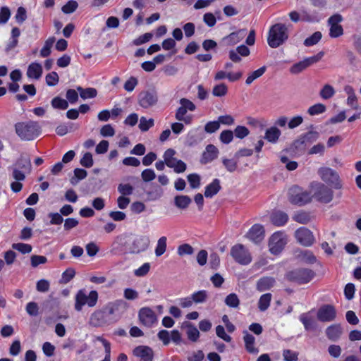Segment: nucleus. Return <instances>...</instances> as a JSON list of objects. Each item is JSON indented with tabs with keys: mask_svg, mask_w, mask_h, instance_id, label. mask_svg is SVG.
Segmentation results:
<instances>
[{
	"mask_svg": "<svg viewBox=\"0 0 361 361\" xmlns=\"http://www.w3.org/2000/svg\"><path fill=\"white\" fill-rule=\"evenodd\" d=\"M231 255L233 259L242 265L249 264L252 262V255L242 244H236L231 249Z\"/></svg>",
	"mask_w": 361,
	"mask_h": 361,
	"instance_id": "0eeeda50",
	"label": "nucleus"
},
{
	"mask_svg": "<svg viewBox=\"0 0 361 361\" xmlns=\"http://www.w3.org/2000/svg\"><path fill=\"white\" fill-rule=\"evenodd\" d=\"M343 334V329L339 324H333L326 329V335L331 341H338Z\"/></svg>",
	"mask_w": 361,
	"mask_h": 361,
	"instance_id": "b1692460",
	"label": "nucleus"
},
{
	"mask_svg": "<svg viewBox=\"0 0 361 361\" xmlns=\"http://www.w3.org/2000/svg\"><path fill=\"white\" fill-rule=\"evenodd\" d=\"M271 297L272 296L271 293H265L261 295L258 301V308L260 311L264 312L269 308L271 300Z\"/></svg>",
	"mask_w": 361,
	"mask_h": 361,
	"instance_id": "72a5a7b5",
	"label": "nucleus"
},
{
	"mask_svg": "<svg viewBox=\"0 0 361 361\" xmlns=\"http://www.w3.org/2000/svg\"><path fill=\"white\" fill-rule=\"evenodd\" d=\"M271 222L276 226H282L285 225L288 220V215L281 211L273 212L270 216Z\"/></svg>",
	"mask_w": 361,
	"mask_h": 361,
	"instance_id": "a878e982",
	"label": "nucleus"
},
{
	"mask_svg": "<svg viewBox=\"0 0 361 361\" xmlns=\"http://www.w3.org/2000/svg\"><path fill=\"white\" fill-rule=\"evenodd\" d=\"M264 236V227L260 224L253 225L246 234V237L255 243L262 240Z\"/></svg>",
	"mask_w": 361,
	"mask_h": 361,
	"instance_id": "a211bd4d",
	"label": "nucleus"
},
{
	"mask_svg": "<svg viewBox=\"0 0 361 361\" xmlns=\"http://www.w3.org/2000/svg\"><path fill=\"white\" fill-rule=\"evenodd\" d=\"M187 110L183 106H180L176 111L175 117L176 119L179 121H183L186 124L190 123L192 121V116H186Z\"/></svg>",
	"mask_w": 361,
	"mask_h": 361,
	"instance_id": "7c9ffc66",
	"label": "nucleus"
},
{
	"mask_svg": "<svg viewBox=\"0 0 361 361\" xmlns=\"http://www.w3.org/2000/svg\"><path fill=\"white\" fill-rule=\"evenodd\" d=\"M243 334L245 347L247 351L251 354H257L259 353V350L255 347V337L247 331H245Z\"/></svg>",
	"mask_w": 361,
	"mask_h": 361,
	"instance_id": "5701e85b",
	"label": "nucleus"
},
{
	"mask_svg": "<svg viewBox=\"0 0 361 361\" xmlns=\"http://www.w3.org/2000/svg\"><path fill=\"white\" fill-rule=\"evenodd\" d=\"M250 134L249 129L243 126H238L233 131V135L239 139H243Z\"/></svg>",
	"mask_w": 361,
	"mask_h": 361,
	"instance_id": "864d4df0",
	"label": "nucleus"
},
{
	"mask_svg": "<svg viewBox=\"0 0 361 361\" xmlns=\"http://www.w3.org/2000/svg\"><path fill=\"white\" fill-rule=\"evenodd\" d=\"M293 219L300 224H305L311 221V216L308 212H299L293 216Z\"/></svg>",
	"mask_w": 361,
	"mask_h": 361,
	"instance_id": "4c0bfd02",
	"label": "nucleus"
},
{
	"mask_svg": "<svg viewBox=\"0 0 361 361\" xmlns=\"http://www.w3.org/2000/svg\"><path fill=\"white\" fill-rule=\"evenodd\" d=\"M242 75L243 74L240 71L233 73L225 71H219L214 75V80L217 81L227 78L230 82H235L238 80Z\"/></svg>",
	"mask_w": 361,
	"mask_h": 361,
	"instance_id": "4be33fe9",
	"label": "nucleus"
},
{
	"mask_svg": "<svg viewBox=\"0 0 361 361\" xmlns=\"http://www.w3.org/2000/svg\"><path fill=\"white\" fill-rule=\"evenodd\" d=\"M158 94L156 90H145L138 94L139 105L143 109H149L155 106L158 102Z\"/></svg>",
	"mask_w": 361,
	"mask_h": 361,
	"instance_id": "9b49d317",
	"label": "nucleus"
},
{
	"mask_svg": "<svg viewBox=\"0 0 361 361\" xmlns=\"http://www.w3.org/2000/svg\"><path fill=\"white\" fill-rule=\"evenodd\" d=\"M150 269V264L148 262L144 263L140 267L134 271V274L136 276L141 277L145 276Z\"/></svg>",
	"mask_w": 361,
	"mask_h": 361,
	"instance_id": "338daca9",
	"label": "nucleus"
},
{
	"mask_svg": "<svg viewBox=\"0 0 361 361\" xmlns=\"http://www.w3.org/2000/svg\"><path fill=\"white\" fill-rule=\"evenodd\" d=\"M297 241L303 246H310L314 241L312 233L307 228L301 227L295 232Z\"/></svg>",
	"mask_w": 361,
	"mask_h": 361,
	"instance_id": "4468645a",
	"label": "nucleus"
},
{
	"mask_svg": "<svg viewBox=\"0 0 361 361\" xmlns=\"http://www.w3.org/2000/svg\"><path fill=\"white\" fill-rule=\"evenodd\" d=\"M190 297L193 300V303L201 304L207 301L208 298V293L205 290H198L193 293Z\"/></svg>",
	"mask_w": 361,
	"mask_h": 361,
	"instance_id": "473e14b6",
	"label": "nucleus"
},
{
	"mask_svg": "<svg viewBox=\"0 0 361 361\" xmlns=\"http://www.w3.org/2000/svg\"><path fill=\"white\" fill-rule=\"evenodd\" d=\"M300 257L301 260L308 264H313L316 262L315 256L312 252L308 250L302 252Z\"/></svg>",
	"mask_w": 361,
	"mask_h": 361,
	"instance_id": "680f3d73",
	"label": "nucleus"
},
{
	"mask_svg": "<svg viewBox=\"0 0 361 361\" xmlns=\"http://www.w3.org/2000/svg\"><path fill=\"white\" fill-rule=\"evenodd\" d=\"M78 4L77 1L71 0L68 1L61 8L62 11L66 14L73 13L78 8Z\"/></svg>",
	"mask_w": 361,
	"mask_h": 361,
	"instance_id": "13d9d810",
	"label": "nucleus"
},
{
	"mask_svg": "<svg viewBox=\"0 0 361 361\" xmlns=\"http://www.w3.org/2000/svg\"><path fill=\"white\" fill-rule=\"evenodd\" d=\"M138 318L140 322L147 327L152 326L157 322L155 312L147 307H142L139 310Z\"/></svg>",
	"mask_w": 361,
	"mask_h": 361,
	"instance_id": "f8f14e48",
	"label": "nucleus"
},
{
	"mask_svg": "<svg viewBox=\"0 0 361 361\" xmlns=\"http://www.w3.org/2000/svg\"><path fill=\"white\" fill-rule=\"evenodd\" d=\"M117 189L121 195L123 196L132 195L134 190L133 187L129 183H120Z\"/></svg>",
	"mask_w": 361,
	"mask_h": 361,
	"instance_id": "49530a36",
	"label": "nucleus"
},
{
	"mask_svg": "<svg viewBox=\"0 0 361 361\" xmlns=\"http://www.w3.org/2000/svg\"><path fill=\"white\" fill-rule=\"evenodd\" d=\"M275 284V279L272 277H263L258 280L257 283V289L260 292H264L271 288Z\"/></svg>",
	"mask_w": 361,
	"mask_h": 361,
	"instance_id": "bb28decb",
	"label": "nucleus"
},
{
	"mask_svg": "<svg viewBox=\"0 0 361 361\" xmlns=\"http://www.w3.org/2000/svg\"><path fill=\"white\" fill-rule=\"evenodd\" d=\"M336 310L331 305H326L321 307L317 312V318L321 322L333 321L336 317Z\"/></svg>",
	"mask_w": 361,
	"mask_h": 361,
	"instance_id": "dca6fc26",
	"label": "nucleus"
},
{
	"mask_svg": "<svg viewBox=\"0 0 361 361\" xmlns=\"http://www.w3.org/2000/svg\"><path fill=\"white\" fill-rule=\"evenodd\" d=\"M97 300L98 293L96 290H91L87 294L85 289H81L75 294L74 308L76 311L80 312L85 305L90 307H94Z\"/></svg>",
	"mask_w": 361,
	"mask_h": 361,
	"instance_id": "7ed1b4c3",
	"label": "nucleus"
},
{
	"mask_svg": "<svg viewBox=\"0 0 361 361\" xmlns=\"http://www.w3.org/2000/svg\"><path fill=\"white\" fill-rule=\"evenodd\" d=\"M283 356L285 361H296L298 353L290 350H284Z\"/></svg>",
	"mask_w": 361,
	"mask_h": 361,
	"instance_id": "774afa93",
	"label": "nucleus"
},
{
	"mask_svg": "<svg viewBox=\"0 0 361 361\" xmlns=\"http://www.w3.org/2000/svg\"><path fill=\"white\" fill-rule=\"evenodd\" d=\"M287 235L282 231L275 232L269 238V251L274 255L280 253L287 243Z\"/></svg>",
	"mask_w": 361,
	"mask_h": 361,
	"instance_id": "1a4fd4ad",
	"label": "nucleus"
},
{
	"mask_svg": "<svg viewBox=\"0 0 361 361\" xmlns=\"http://www.w3.org/2000/svg\"><path fill=\"white\" fill-rule=\"evenodd\" d=\"M220 128V124L218 121H209L204 126V131L207 133H213L218 130Z\"/></svg>",
	"mask_w": 361,
	"mask_h": 361,
	"instance_id": "69168bd1",
	"label": "nucleus"
},
{
	"mask_svg": "<svg viewBox=\"0 0 361 361\" xmlns=\"http://www.w3.org/2000/svg\"><path fill=\"white\" fill-rule=\"evenodd\" d=\"M218 155V149L213 145H208L202 156L203 158H216Z\"/></svg>",
	"mask_w": 361,
	"mask_h": 361,
	"instance_id": "09e8293b",
	"label": "nucleus"
},
{
	"mask_svg": "<svg viewBox=\"0 0 361 361\" xmlns=\"http://www.w3.org/2000/svg\"><path fill=\"white\" fill-rule=\"evenodd\" d=\"M240 160L243 161H238L237 159H224L223 164L230 172L235 170H243L247 164L245 163V159Z\"/></svg>",
	"mask_w": 361,
	"mask_h": 361,
	"instance_id": "393cba45",
	"label": "nucleus"
},
{
	"mask_svg": "<svg viewBox=\"0 0 361 361\" xmlns=\"http://www.w3.org/2000/svg\"><path fill=\"white\" fill-rule=\"evenodd\" d=\"M246 29H240L222 39L223 43L228 47L233 46L240 42L246 35Z\"/></svg>",
	"mask_w": 361,
	"mask_h": 361,
	"instance_id": "f3484780",
	"label": "nucleus"
},
{
	"mask_svg": "<svg viewBox=\"0 0 361 361\" xmlns=\"http://www.w3.org/2000/svg\"><path fill=\"white\" fill-rule=\"evenodd\" d=\"M46 82L49 86H55L59 80V75L56 72H51L46 75Z\"/></svg>",
	"mask_w": 361,
	"mask_h": 361,
	"instance_id": "0e129e2a",
	"label": "nucleus"
},
{
	"mask_svg": "<svg viewBox=\"0 0 361 361\" xmlns=\"http://www.w3.org/2000/svg\"><path fill=\"white\" fill-rule=\"evenodd\" d=\"M56 39L54 37H49L44 42V44L40 50V56L42 57H47L51 54V49L54 44Z\"/></svg>",
	"mask_w": 361,
	"mask_h": 361,
	"instance_id": "f704fd0d",
	"label": "nucleus"
},
{
	"mask_svg": "<svg viewBox=\"0 0 361 361\" xmlns=\"http://www.w3.org/2000/svg\"><path fill=\"white\" fill-rule=\"evenodd\" d=\"M225 303L230 307L236 308L240 304V300L235 293H231L225 298Z\"/></svg>",
	"mask_w": 361,
	"mask_h": 361,
	"instance_id": "a18cd8bd",
	"label": "nucleus"
},
{
	"mask_svg": "<svg viewBox=\"0 0 361 361\" xmlns=\"http://www.w3.org/2000/svg\"><path fill=\"white\" fill-rule=\"evenodd\" d=\"M154 125L153 118L147 119L146 117L142 116L140 119L139 128L142 132L147 131L150 128Z\"/></svg>",
	"mask_w": 361,
	"mask_h": 361,
	"instance_id": "ea45409f",
	"label": "nucleus"
},
{
	"mask_svg": "<svg viewBox=\"0 0 361 361\" xmlns=\"http://www.w3.org/2000/svg\"><path fill=\"white\" fill-rule=\"evenodd\" d=\"M12 247L14 250H18L23 254L30 253L32 251V246L29 244L25 243H13L12 245Z\"/></svg>",
	"mask_w": 361,
	"mask_h": 361,
	"instance_id": "bf43d9fd",
	"label": "nucleus"
},
{
	"mask_svg": "<svg viewBox=\"0 0 361 361\" xmlns=\"http://www.w3.org/2000/svg\"><path fill=\"white\" fill-rule=\"evenodd\" d=\"M266 71V67L262 66L259 69L252 72L246 79L245 83L247 85H250L255 80L261 77Z\"/></svg>",
	"mask_w": 361,
	"mask_h": 361,
	"instance_id": "79ce46f5",
	"label": "nucleus"
},
{
	"mask_svg": "<svg viewBox=\"0 0 361 361\" xmlns=\"http://www.w3.org/2000/svg\"><path fill=\"white\" fill-rule=\"evenodd\" d=\"M51 105L54 108L59 109H66L68 107V102L59 97H56L52 99Z\"/></svg>",
	"mask_w": 361,
	"mask_h": 361,
	"instance_id": "8fccbe9b",
	"label": "nucleus"
},
{
	"mask_svg": "<svg viewBox=\"0 0 361 361\" xmlns=\"http://www.w3.org/2000/svg\"><path fill=\"white\" fill-rule=\"evenodd\" d=\"M20 31L19 28L13 27L11 30V39L7 45V47H6L7 51L14 49L18 45V38L20 36Z\"/></svg>",
	"mask_w": 361,
	"mask_h": 361,
	"instance_id": "c9c22d12",
	"label": "nucleus"
},
{
	"mask_svg": "<svg viewBox=\"0 0 361 361\" xmlns=\"http://www.w3.org/2000/svg\"><path fill=\"white\" fill-rule=\"evenodd\" d=\"M220 189V181L219 179L216 178L205 188L204 196L207 198H211L216 195Z\"/></svg>",
	"mask_w": 361,
	"mask_h": 361,
	"instance_id": "cd10ccee",
	"label": "nucleus"
},
{
	"mask_svg": "<svg viewBox=\"0 0 361 361\" xmlns=\"http://www.w3.org/2000/svg\"><path fill=\"white\" fill-rule=\"evenodd\" d=\"M17 135L24 140H32L37 137L40 133V127L37 122L27 121L18 123L15 126Z\"/></svg>",
	"mask_w": 361,
	"mask_h": 361,
	"instance_id": "f03ea898",
	"label": "nucleus"
},
{
	"mask_svg": "<svg viewBox=\"0 0 361 361\" xmlns=\"http://www.w3.org/2000/svg\"><path fill=\"white\" fill-rule=\"evenodd\" d=\"M307 146V145L306 142L303 139H302L301 136H300L292 143L290 150L296 154L304 152L306 149Z\"/></svg>",
	"mask_w": 361,
	"mask_h": 361,
	"instance_id": "c756f323",
	"label": "nucleus"
},
{
	"mask_svg": "<svg viewBox=\"0 0 361 361\" xmlns=\"http://www.w3.org/2000/svg\"><path fill=\"white\" fill-rule=\"evenodd\" d=\"M186 334L188 339L193 342L197 341L200 337V332L198 329L191 324L188 326Z\"/></svg>",
	"mask_w": 361,
	"mask_h": 361,
	"instance_id": "de8ad7c7",
	"label": "nucleus"
},
{
	"mask_svg": "<svg viewBox=\"0 0 361 361\" xmlns=\"http://www.w3.org/2000/svg\"><path fill=\"white\" fill-rule=\"evenodd\" d=\"M322 35L320 32H315L310 37H307L304 41V44L306 47L313 46L319 42L322 39Z\"/></svg>",
	"mask_w": 361,
	"mask_h": 361,
	"instance_id": "c03bdc74",
	"label": "nucleus"
},
{
	"mask_svg": "<svg viewBox=\"0 0 361 361\" xmlns=\"http://www.w3.org/2000/svg\"><path fill=\"white\" fill-rule=\"evenodd\" d=\"M334 94L335 90L330 85H325L320 91V96L324 99H328L332 97Z\"/></svg>",
	"mask_w": 361,
	"mask_h": 361,
	"instance_id": "5fc2aeb1",
	"label": "nucleus"
},
{
	"mask_svg": "<svg viewBox=\"0 0 361 361\" xmlns=\"http://www.w3.org/2000/svg\"><path fill=\"white\" fill-rule=\"evenodd\" d=\"M300 320L303 324L306 330H310L314 328V320L307 314H302L300 316Z\"/></svg>",
	"mask_w": 361,
	"mask_h": 361,
	"instance_id": "603ef678",
	"label": "nucleus"
},
{
	"mask_svg": "<svg viewBox=\"0 0 361 361\" xmlns=\"http://www.w3.org/2000/svg\"><path fill=\"white\" fill-rule=\"evenodd\" d=\"M194 250L189 244H183L178 246L177 252L180 256L190 255L193 253Z\"/></svg>",
	"mask_w": 361,
	"mask_h": 361,
	"instance_id": "052dcab7",
	"label": "nucleus"
},
{
	"mask_svg": "<svg viewBox=\"0 0 361 361\" xmlns=\"http://www.w3.org/2000/svg\"><path fill=\"white\" fill-rule=\"evenodd\" d=\"M320 178L335 189L342 188V183L338 173L329 167H322L318 170Z\"/></svg>",
	"mask_w": 361,
	"mask_h": 361,
	"instance_id": "39448f33",
	"label": "nucleus"
},
{
	"mask_svg": "<svg viewBox=\"0 0 361 361\" xmlns=\"http://www.w3.org/2000/svg\"><path fill=\"white\" fill-rule=\"evenodd\" d=\"M166 165L174 169L177 173L183 172L186 169V164L180 159H165Z\"/></svg>",
	"mask_w": 361,
	"mask_h": 361,
	"instance_id": "c85d7f7f",
	"label": "nucleus"
},
{
	"mask_svg": "<svg viewBox=\"0 0 361 361\" xmlns=\"http://www.w3.org/2000/svg\"><path fill=\"white\" fill-rule=\"evenodd\" d=\"M300 136L308 145L317 140L319 133L316 131H309Z\"/></svg>",
	"mask_w": 361,
	"mask_h": 361,
	"instance_id": "4d7b16f0",
	"label": "nucleus"
},
{
	"mask_svg": "<svg viewBox=\"0 0 361 361\" xmlns=\"http://www.w3.org/2000/svg\"><path fill=\"white\" fill-rule=\"evenodd\" d=\"M343 20L341 15L336 13L331 16L328 20V25L330 27L329 35L331 37L336 38L343 34V29L340 25Z\"/></svg>",
	"mask_w": 361,
	"mask_h": 361,
	"instance_id": "ddd939ff",
	"label": "nucleus"
},
{
	"mask_svg": "<svg viewBox=\"0 0 361 361\" xmlns=\"http://www.w3.org/2000/svg\"><path fill=\"white\" fill-rule=\"evenodd\" d=\"M288 199L292 204L303 205L310 201L311 197L309 192L298 186H293L289 189Z\"/></svg>",
	"mask_w": 361,
	"mask_h": 361,
	"instance_id": "9d476101",
	"label": "nucleus"
},
{
	"mask_svg": "<svg viewBox=\"0 0 361 361\" xmlns=\"http://www.w3.org/2000/svg\"><path fill=\"white\" fill-rule=\"evenodd\" d=\"M77 91L79 92L80 96L83 99L94 98L97 94V90L92 87L83 89L79 86L77 87Z\"/></svg>",
	"mask_w": 361,
	"mask_h": 361,
	"instance_id": "2f4dec72",
	"label": "nucleus"
},
{
	"mask_svg": "<svg viewBox=\"0 0 361 361\" xmlns=\"http://www.w3.org/2000/svg\"><path fill=\"white\" fill-rule=\"evenodd\" d=\"M325 105L318 103L314 105L311 106L308 110L307 113L311 116L318 115L324 113L326 111Z\"/></svg>",
	"mask_w": 361,
	"mask_h": 361,
	"instance_id": "3c124183",
	"label": "nucleus"
},
{
	"mask_svg": "<svg viewBox=\"0 0 361 361\" xmlns=\"http://www.w3.org/2000/svg\"><path fill=\"white\" fill-rule=\"evenodd\" d=\"M135 356L140 357V361H152L153 350L147 346L140 345L133 350Z\"/></svg>",
	"mask_w": 361,
	"mask_h": 361,
	"instance_id": "6ab92c4d",
	"label": "nucleus"
},
{
	"mask_svg": "<svg viewBox=\"0 0 361 361\" xmlns=\"http://www.w3.org/2000/svg\"><path fill=\"white\" fill-rule=\"evenodd\" d=\"M27 78L34 80H39L42 75V66L39 63H31L27 70Z\"/></svg>",
	"mask_w": 361,
	"mask_h": 361,
	"instance_id": "412c9836",
	"label": "nucleus"
},
{
	"mask_svg": "<svg viewBox=\"0 0 361 361\" xmlns=\"http://www.w3.org/2000/svg\"><path fill=\"white\" fill-rule=\"evenodd\" d=\"M19 165H13L11 167V176L14 180L23 181L25 179V173L19 169Z\"/></svg>",
	"mask_w": 361,
	"mask_h": 361,
	"instance_id": "a19ab883",
	"label": "nucleus"
},
{
	"mask_svg": "<svg viewBox=\"0 0 361 361\" xmlns=\"http://www.w3.org/2000/svg\"><path fill=\"white\" fill-rule=\"evenodd\" d=\"M314 272L308 269H297L287 273V279L293 282L302 284L310 282L314 277Z\"/></svg>",
	"mask_w": 361,
	"mask_h": 361,
	"instance_id": "6e6552de",
	"label": "nucleus"
},
{
	"mask_svg": "<svg viewBox=\"0 0 361 361\" xmlns=\"http://www.w3.org/2000/svg\"><path fill=\"white\" fill-rule=\"evenodd\" d=\"M228 92V87L224 83L215 85L212 89V94L215 97H224Z\"/></svg>",
	"mask_w": 361,
	"mask_h": 361,
	"instance_id": "37998d69",
	"label": "nucleus"
},
{
	"mask_svg": "<svg viewBox=\"0 0 361 361\" xmlns=\"http://www.w3.org/2000/svg\"><path fill=\"white\" fill-rule=\"evenodd\" d=\"M149 242L146 236L135 235L127 243L126 249L131 254H139L148 248Z\"/></svg>",
	"mask_w": 361,
	"mask_h": 361,
	"instance_id": "423d86ee",
	"label": "nucleus"
},
{
	"mask_svg": "<svg viewBox=\"0 0 361 361\" xmlns=\"http://www.w3.org/2000/svg\"><path fill=\"white\" fill-rule=\"evenodd\" d=\"M288 27L283 23H276L269 28L267 43L270 47L277 48L288 39Z\"/></svg>",
	"mask_w": 361,
	"mask_h": 361,
	"instance_id": "f257e3e1",
	"label": "nucleus"
},
{
	"mask_svg": "<svg viewBox=\"0 0 361 361\" xmlns=\"http://www.w3.org/2000/svg\"><path fill=\"white\" fill-rule=\"evenodd\" d=\"M312 197L322 203H329L333 200L334 192L324 183L315 182L310 185Z\"/></svg>",
	"mask_w": 361,
	"mask_h": 361,
	"instance_id": "20e7f679",
	"label": "nucleus"
},
{
	"mask_svg": "<svg viewBox=\"0 0 361 361\" xmlns=\"http://www.w3.org/2000/svg\"><path fill=\"white\" fill-rule=\"evenodd\" d=\"M191 202V199L187 195H178L174 199L175 205L180 209H185Z\"/></svg>",
	"mask_w": 361,
	"mask_h": 361,
	"instance_id": "e433bc0d",
	"label": "nucleus"
},
{
	"mask_svg": "<svg viewBox=\"0 0 361 361\" xmlns=\"http://www.w3.org/2000/svg\"><path fill=\"white\" fill-rule=\"evenodd\" d=\"M324 53L323 51L319 52L317 54L306 58L304 59L305 63L307 67L319 62L324 56Z\"/></svg>",
	"mask_w": 361,
	"mask_h": 361,
	"instance_id": "e2e57ef3",
	"label": "nucleus"
},
{
	"mask_svg": "<svg viewBox=\"0 0 361 361\" xmlns=\"http://www.w3.org/2000/svg\"><path fill=\"white\" fill-rule=\"evenodd\" d=\"M281 135V130L276 126L268 128L264 133V138L269 143L276 144Z\"/></svg>",
	"mask_w": 361,
	"mask_h": 361,
	"instance_id": "aec40b11",
	"label": "nucleus"
},
{
	"mask_svg": "<svg viewBox=\"0 0 361 361\" xmlns=\"http://www.w3.org/2000/svg\"><path fill=\"white\" fill-rule=\"evenodd\" d=\"M233 132L230 130H223L219 135L220 141L224 144H229L233 139Z\"/></svg>",
	"mask_w": 361,
	"mask_h": 361,
	"instance_id": "6e6d98bb",
	"label": "nucleus"
},
{
	"mask_svg": "<svg viewBox=\"0 0 361 361\" xmlns=\"http://www.w3.org/2000/svg\"><path fill=\"white\" fill-rule=\"evenodd\" d=\"M106 311L102 310L94 312L90 318V324L94 327L102 326L108 323Z\"/></svg>",
	"mask_w": 361,
	"mask_h": 361,
	"instance_id": "2eb2a0df",
	"label": "nucleus"
},
{
	"mask_svg": "<svg viewBox=\"0 0 361 361\" xmlns=\"http://www.w3.org/2000/svg\"><path fill=\"white\" fill-rule=\"evenodd\" d=\"M166 250V238L165 236L161 237L157 243L155 247V255L157 257L162 255Z\"/></svg>",
	"mask_w": 361,
	"mask_h": 361,
	"instance_id": "58836bf2",
	"label": "nucleus"
}]
</instances>
